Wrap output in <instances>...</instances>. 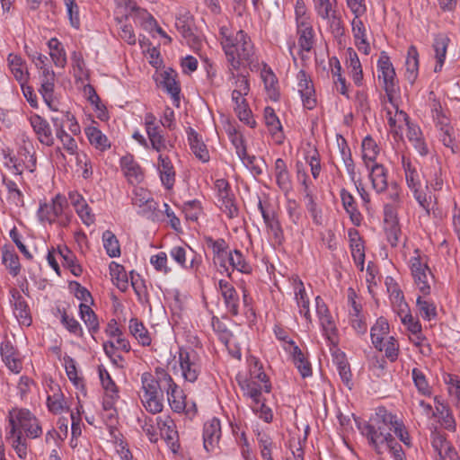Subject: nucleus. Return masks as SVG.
Returning <instances> with one entry per match:
<instances>
[{"label": "nucleus", "mask_w": 460, "mask_h": 460, "mask_svg": "<svg viewBox=\"0 0 460 460\" xmlns=\"http://www.w3.org/2000/svg\"><path fill=\"white\" fill-rule=\"evenodd\" d=\"M261 78L269 97L273 101H277L279 93L278 91V80L274 73L270 68H264L261 71Z\"/></svg>", "instance_id": "8fccbe9b"}, {"label": "nucleus", "mask_w": 460, "mask_h": 460, "mask_svg": "<svg viewBox=\"0 0 460 460\" xmlns=\"http://www.w3.org/2000/svg\"><path fill=\"white\" fill-rule=\"evenodd\" d=\"M263 117L265 125L275 143L279 145L282 144L285 138L283 128L274 109L270 106H267L264 109Z\"/></svg>", "instance_id": "412c9836"}, {"label": "nucleus", "mask_w": 460, "mask_h": 460, "mask_svg": "<svg viewBox=\"0 0 460 460\" xmlns=\"http://www.w3.org/2000/svg\"><path fill=\"white\" fill-rule=\"evenodd\" d=\"M218 288L224 298L228 312L233 315L239 314V296L234 286L226 280L218 282Z\"/></svg>", "instance_id": "b1692460"}, {"label": "nucleus", "mask_w": 460, "mask_h": 460, "mask_svg": "<svg viewBox=\"0 0 460 460\" xmlns=\"http://www.w3.org/2000/svg\"><path fill=\"white\" fill-rule=\"evenodd\" d=\"M175 27L189 42L194 41L193 19L190 12L181 10L176 16Z\"/></svg>", "instance_id": "2f4dec72"}, {"label": "nucleus", "mask_w": 460, "mask_h": 460, "mask_svg": "<svg viewBox=\"0 0 460 460\" xmlns=\"http://www.w3.org/2000/svg\"><path fill=\"white\" fill-rule=\"evenodd\" d=\"M437 418L440 425L448 431L454 432L456 429L455 418L447 406L438 407Z\"/></svg>", "instance_id": "6e6d98bb"}, {"label": "nucleus", "mask_w": 460, "mask_h": 460, "mask_svg": "<svg viewBox=\"0 0 460 460\" xmlns=\"http://www.w3.org/2000/svg\"><path fill=\"white\" fill-rule=\"evenodd\" d=\"M146 134L154 150L159 154L168 150L167 142L160 128H153L150 132H146Z\"/></svg>", "instance_id": "bf43d9fd"}, {"label": "nucleus", "mask_w": 460, "mask_h": 460, "mask_svg": "<svg viewBox=\"0 0 460 460\" xmlns=\"http://www.w3.org/2000/svg\"><path fill=\"white\" fill-rule=\"evenodd\" d=\"M360 17L358 16L352 19L351 31L358 49L365 55H368L371 49L370 44L367 40V28Z\"/></svg>", "instance_id": "393cba45"}, {"label": "nucleus", "mask_w": 460, "mask_h": 460, "mask_svg": "<svg viewBox=\"0 0 460 460\" xmlns=\"http://www.w3.org/2000/svg\"><path fill=\"white\" fill-rule=\"evenodd\" d=\"M109 269L113 284L116 285L119 290L126 291L128 288V280L124 267L115 261H112L111 262Z\"/></svg>", "instance_id": "49530a36"}, {"label": "nucleus", "mask_w": 460, "mask_h": 460, "mask_svg": "<svg viewBox=\"0 0 460 460\" xmlns=\"http://www.w3.org/2000/svg\"><path fill=\"white\" fill-rule=\"evenodd\" d=\"M9 432L35 439L40 438L43 429L40 420L27 408L13 407L8 412Z\"/></svg>", "instance_id": "20e7f679"}, {"label": "nucleus", "mask_w": 460, "mask_h": 460, "mask_svg": "<svg viewBox=\"0 0 460 460\" xmlns=\"http://www.w3.org/2000/svg\"><path fill=\"white\" fill-rule=\"evenodd\" d=\"M449 42L450 39L447 34L444 33H439L436 35L434 38L433 49L435 51L436 58V65L434 67L435 73H438L442 70V67L446 60L447 50Z\"/></svg>", "instance_id": "c85d7f7f"}, {"label": "nucleus", "mask_w": 460, "mask_h": 460, "mask_svg": "<svg viewBox=\"0 0 460 460\" xmlns=\"http://www.w3.org/2000/svg\"><path fill=\"white\" fill-rule=\"evenodd\" d=\"M150 263L154 269L164 275L170 273L172 269L168 266L167 254L164 252H160L150 258Z\"/></svg>", "instance_id": "338daca9"}, {"label": "nucleus", "mask_w": 460, "mask_h": 460, "mask_svg": "<svg viewBox=\"0 0 460 460\" xmlns=\"http://www.w3.org/2000/svg\"><path fill=\"white\" fill-rule=\"evenodd\" d=\"M347 66L349 75L355 84L361 85L363 81V71L358 54L352 49L348 50Z\"/></svg>", "instance_id": "a19ab883"}, {"label": "nucleus", "mask_w": 460, "mask_h": 460, "mask_svg": "<svg viewBox=\"0 0 460 460\" xmlns=\"http://www.w3.org/2000/svg\"><path fill=\"white\" fill-rule=\"evenodd\" d=\"M323 335L331 345L336 346L339 341L338 329L332 316L319 321Z\"/></svg>", "instance_id": "5fc2aeb1"}, {"label": "nucleus", "mask_w": 460, "mask_h": 460, "mask_svg": "<svg viewBox=\"0 0 460 460\" xmlns=\"http://www.w3.org/2000/svg\"><path fill=\"white\" fill-rule=\"evenodd\" d=\"M274 175L278 187L286 194L292 189V181L286 162L278 158L274 164Z\"/></svg>", "instance_id": "a878e982"}, {"label": "nucleus", "mask_w": 460, "mask_h": 460, "mask_svg": "<svg viewBox=\"0 0 460 460\" xmlns=\"http://www.w3.org/2000/svg\"><path fill=\"white\" fill-rule=\"evenodd\" d=\"M215 188L217 191L220 207L229 217H234L238 214V208L234 204V198L231 192L229 183L225 179H218L215 182Z\"/></svg>", "instance_id": "f8f14e48"}, {"label": "nucleus", "mask_w": 460, "mask_h": 460, "mask_svg": "<svg viewBox=\"0 0 460 460\" xmlns=\"http://www.w3.org/2000/svg\"><path fill=\"white\" fill-rule=\"evenodd\" d=\"M40 82L41 84L39 91L44 102L52 111H57L58 108L54 100L55 80H41Z\"/></svg>", "instance_id": "603ef678"}, {"label": "nucleus", "mask_w": 460, "mask_h": 460, "mask_svg": "<svg viewBox=\"0 0 460 460\" xmlns=\"http://www.w3.org/2000/svg\"><path fill=\"white\" fill-rule=\"evenodd\" d=\"M230 70H233L230 68ZM229 80L233 81V84L234 86L232 93H235V95L244 94L247 95L250 92V84L246 76L234 74L233 71L230 72Z\"/></svg>", "instance_id": "e2e57ef3"}, {"label": "nucleus", "mask_w": 460, "mask_h": 460, "mask_svg": "<svg viewBox=\"0 0 460 460\" xmlns=\"http://www.w3.org/2000/svg\"><path fill=\"white\" fill-rule=\"evenodd\" d=\"M167 380L164 379L163 383L166 386L164 392L166 393L171 409L177 413L184 412L186 409V395L183 390L175 383L172 376Z\"/></svg>", "instance_id": "ddd939ff"}, {"label": "nucleus", "mask_w": 460, "mask_h": 460, "mask_svg": "<svg viewBox=\"0 0 460 460\" xmlns=\"http://www.w3.org/2000/svg\"><path fill=\"white\" fill-rule=\"evenodd\" d=\"M292 356L294 364L297 367L303 378L312 376V367L310 362L306 359L302 350L297 347H293L289 352Z\"/></svg>", "instance_id": "09e8293b"}, {"label": "nucleus", "mask_w": 460, "mask_h": 460, "mask_svg": "<svg viewBox=\"0 0 460 460\" xmlns=\"http://www.w3.org/2000/svg\"><path fill=\"white\" fill-rule=\"evenodd\" d=\"M357 427L377 454H382L384 447L387 449L398 448L392 436V431L406 446L411 444L409 433L402 420L385 407L377 408L369 421H357Z\"/></svg>", "instance_id": "f257e3e1"}, {"label": "nucleus", "mask_w": 460, "mask_h": 460, "mask_svg": "<svg viewBox=\"0 0 460 460\" xmlns=\"http://www.w3.org/2000/svg\"><path fill=\"white\" fill-rule=\"evenodd\" d=\"M37 215L41 222L57 224L61 227L67 226L72 217L67 200L60 194H57L49 202L40 203Z\"/></svg>", "instance_id": "423d86ee"}, {"label": "nucleus", "mask_w": 460, "mask_h": 460, "mask_svg": "<svg viewBox=\"0 0 460 460\" xmlns=\"http://www.w3.org/2000/svg\"><path fill=\"white\" fill-rule=\"evenodd\" d=\"M129 332L132 336L138 341L142 346H149L152 339L150 333L143 324L137 319L133 318L129 321Z\"/></svg>", "instance_id": "de8ad7c7"}, {"label": "nucleus", "mask_w": 460, "mask_h": 460, "mask_svg": "<svg viewBox=\"0 0 460 460\" xmlns=\"http://www.w3.org/2000/svg\"><path fill=\"white\" fill-rule=\"evenodd\" d=\"M251 400L250 406L260 419L265 422H270L273 418L271 409L264 402L265 399L262 398V393H257L254 397H248Z\"/></svg>", "instance_id": "58836bf2"}, {"label": "nucleus", "mask_w": 460, "mask_h": 460, "mask_svg": "<svg viewBox=\"0 0 460 460\" xmlns=\"http://www.w3.org/2000/svg\"><path fill=\"white\" fill-rule=\"evenodd\" d=\"M49 387L51 394H49L47 397L48 410L53 414L67 411L69 407L59 385L51 382Z\"/></svg>", "instance_id": "a211bd4d"}, {"label": "nucleus", "mask_w": 460, "mask_h": 460, "mask_svg": "<svg viewBox=\"0 0 460 460\" xmlns=\"http://www.w3.org/2000/svg\"><path fill=\"white\" fill-rule=\"evenodd\" d=\"M377 72L379 80L383 81L387 101L391 105H394V99L399 94L400 87L394 65L385 51L380 53L377 60Z\"/></svg>", "instance_id": "0eeeda50"}, {"label": "nucleus", "mask_w": 460, "mask_h": 460, "mask_svg": "<svg viewBox=\"0 0 460 460\" xmlns=\"http://www.w3.org/2000/svg\"><path fill=\"white\" fill-rule=\"evenodd\" d=\"M419 75V52L415 46L411 45L407 50L405 60V78L412 84Z\"/></svg>", "instance_id": "f704fd0d"}, {"label": "nucleus", "mask_w": 460, "mask_h": 460, "mask_svg": "<svg viewBox=\"0 0 460 460\" xmlns=\"http://www.w3.org/2000/svg\"><path fill=\"white\" fill-rule=\"evenodd\" d=\"M8 68L19 84H27L30 73L26 61L22 57L10 53L7 58Z\"/></svg>", "instance_id": "4be33fe9"}, {"label": "nucleus", "mask_w": 460, "mask_h": 460, "mask_svg": "<svg viewBox=\"0 0 460 460\" xmlns=\"http://www.w3.org/2000/svg\"><path fill=\"white\" fill-rule=\"evenodd\" d=\"M6 439L20 459L24 460L27 458L29 438L24 435H18L8 431L6 434Z\"/></svg>", "instance_id": "79ce46f5"}, {"label": "nucleus", "mask_w": 460, "mask_h": 460, "mask_svg": "<svg viewBox=\"0 0 460 460\" xmlns=\"http://www.w3.org/2000/svg\"><path fill=\"white\" fill-rule=\"evenodd\" d=\"M362 158L367 167L375 164V161L380 152V148L376 142L370 137L367 136L361 145Z\"/></svg>", "instance_id": "a18cd8bd"}, {"label": "nucleus", "mask_w": 460, "mask_h": 460, "mask_svg": "<svg viewBox=\"0 0 460 460\" xmlns=\"http://www.w3.org/2000/svg\"><path fill=\"white\" fill-rule=\"evenodd\" d=\"M439 130L438 137L439 140L442 142V144L447 147L450 148L453 153L456 152V144H455V137L454 135V129L449 124H444L442 126L438 127Z\"/></svg>", "instance_id": "69168bd1"}, {"label": "nucleus", "mask_w": 460, "mask_h": 460, "mask_svg": "<svg viewBox=\"0 0 460 460\" xmlns=\"http://www.w3.org/2000/svg\"><path fill=\"white\" fill-rule=\"evenodd\" d=\"M84 133L88 141L95 149L104 152L111 148V141L97 127L89 126L84 129Z\"/></svg>", "instance_id": "c9c22d12"}, {"label": "nucleus", "mask_w": 460, "mask_h": 460, "mask_svg": "<svg viewBox=\"0 0 460 460\" xmlns=\"http://www.w3.org/2000/svg\"><path fill=\"white\" fill-rule=\"evenodd\" d=\"M249 376H238V384L246 397H254L257 393L269 394L271 391V384L266 373L263 371L262 364L255 357L248 359Z\"/></svg>", "instance_id": "39448f33"}, {"label": "nucleus", "mask_w": 460, "mask_h": 460, "mask_svg": "<svg viewBox=\"0 0 460 460\" xmlns=\"http://www.w3.org/2000/svg\"><path fill=\"white\" fill-rule=\"evenodd\" d=\"M3 184L5 186L8 192V199L13 202L15 205H22L23 204V195L21 190L18 188L17 183L3 175L2 178Z\"/></svg>", "instance_id": "4d7b16f0"}, {"label": "nucleus", "mask_w": 460, "mask_h": 460, "mask_svg": "<svg viewBox=\"0 0 460 460\" xmlns=\"http://www.w3.org/2000/svg\"><path fill=\"white\" fill-rule=\"evenodd\" d=\"M221 437L220 421L217 418L207 421L204 424L203 429V444L204 448L208 452L214 451L217 447L219 438Z\"/></svg>", "instance_id": "aec40b11"}, {"label": "nucleus", "mask_w": 460, "mask_h": 460, "mask_svg": "<svg viewBox=\"0 0 460 460\" xmlns=\"http://www.w3.org/2000/svg\"><path fill=\"white\" fill-rule=\"evenodd\" d=\"M220 43L231 69H239L243 61H252L254 47L243 30L232 31L226 26L219 29Z\"/></svg>", "instance_id": "f03ea898"}, {"label": "nucleus", "mask_w": 460, "mask_h": 460, "mask_svg": "<svg viewBox=\"0 0 460 460\" xmlns=\"http://www.w3.org/2000/svg\"><path fill=\"white\" fill-rule=\"evenodd\" d=\"M319 17L326 22L328 30L334 38L338 39L344 35L343 22L336 9L329 12L327 15L323 14Z\"/></svg>", "instance_id": "ea45409f"}, {"label": "nucleus", "mask_w": 460, "mask_h": 460, "mask_svg": "<svg viewBox=\"0 0 460 460\" xmlns=\"http://www.w3.org/2000/svg\"><path fill=\"white\" fill-rule=\"evenodd\" d=\"M349 238V246L351 250V255L358 267L363 270L365 261V250L363 241L359 235V233L356 229H349L348 231Z\"/></svg>", "instance_id": "7c9ffc66"}, {"label": "nucleus", "mask_w": 460, "mask_h": 460, "mask_svg": "<svg viewBox=\"0 0 460 460\" xmlns=\"http://www.w3.org/2000/svg\"><path fill=\"white\" fill-rule=\"evenodd\" d=\"M402 165L408 188L412 191L419 205L429 214L431 197H428L422 189L421 180L417 166L405 155L402 156Z\"/></svg>", "instance_id": "6e6552de"}, {"label": "nucleus", "mask_w": 460, "mask_h": 460, "mask_svg": "<svg viewBox=\"0 0 460 460\" xmlns=\"http://www.w3.org/2000/svg\"><path fill=\"white\" fill-rule=\"evenodd\" d=\"M53 124L56 128V136L58 139L61 142L63 149L66 150L69 155H77L78 146L75 139L66 133L64 129V126L58 118H53Z\"/></svg>", "instance_id": "473e14b6"}, {"label": "nucleus", "mask_w": 460, "mask_h": 460, "mask_svg": "<svg viewBox=\"0 0 460 460\" xmlns=\"http://www.w3.org/2000/svg\"><path fill=\"white\" fill-rule=\"evenodd\" d=\"M177 74L174 70L169 69L160 74L159 84L169 93L174 102H179L181 88L176 81Z\"/></svg>", "instance_id": "c756f323"}, {"label": "nucleus", "mask_w": 460, "mask_h": 460, "mask_svg": "<svg viewBox=\"0 0 460 460\" xmlns=\"http://www.w3.org/2000/svg\"><path fill=\"white\" fill-rule=\"evenodd\" d=\"M60 322L70 333L77 337L84 336V331L79 322L74 316L67 314L66 311L62 312Z\"/></svg>", "instance_id": "680f3d73"}, {"label": "nucleus", "mask_w": 460, "mask_h": 460, "mask_svg": "<svg viewBox=\"0 0 460 460\" xmlns=\"http://www.w3.org/2000/svg\"><path fill=\"white\" fill-rule=\"evenodd\" d=\"M407 330L415 337V343L420 345L424 340L422 335L421 324L419 320L415 319L411 314L410 317L401 321Z\"/></svg>", "instance_id": "0e129e2a"}, {"label": "nucleus", "mask_w": 460, "mask_h": 460, "mask_svg": "<svg viewBox=\"0 0 460 460\" xmlns=\"http://www.w3.org/2000/svg\"><path fill=\"white\" fill-rule=\"evenodd\" d=\"M389 333V323L384 317L376 320V323L371 327L370 336L372 344L379 351H383V341L385 337Z\"/></svg>", "instance_id": "e433bc0d"}, {"label": "nucleus", "mask_w": 460, "mask_h": 460, "mask_svg": "<svg viewBox=\"0 0 460 460\" xmlns=\"http://www.w3.org/2000/svg\"><path fill=\"white\" fill-rule=\"evenodd\" d=\"M431 445L440 460L445 458L446 456H450L449 453L456 452L447 440L446 436L438 430H434L431 433Z\"/></svg>", "instance_id": "c03bdc74"}, {"label": "nucleus", "mask_w": 460, "mask_h": 460, "mask_svg": "<svg viewBox=\"0 0 460 460\" xmlns=\"http://www.w3.org/2000/svg\"><path fill=\"white\" fill-rule=\"evenodd\" d=\"M2 261L12 276L16 277L20 273L21 265L19 257L15 252L8 250L4 251Z\"/></svg>", "instance_id": "052dcab7"}, {"label": "nucleus", "mask_w": 460, "mask_h": 460, "mask_svg": "<svg viewBox=\"0 0 460 460\" xmlns=\"http://www.w3.org/2000/svg\"><path fill=\"white\" fill-rule=\"evenodd\" d=\"M102 242L107 254L111 257L120 256V246L116 235L110 230H106L102 234Z\"/></svg>", "instance_id": "864d4df0"}, {"label": "nucleus", "mask_w": 460, "mask_h": 460, "mask_svg": "<svg viewBox=\"0 0 460 460\" xmlns=\"http://www.w3.org/2000/svg\"><path fill=\"white\" fill-rule=\"evenodd\" d=\"M29 120L38 140L42 145L51 146L54 144V137L49 122L38 114L31 115Z\"/></svg>", "instance_id": "f3484780"}, {"label": "nucleus", "mask_w": 460, "mask_h": 460, "mask_svg": "<svg viewBox=\"0 0 460 460\" xmlns=\"http://www.w3.org/2000/svg\"><path fill=\"white\" fill-rule=\"evenodd\" d=\"M415 255L410 260V268L414 284L420 292L426 296L430 293L429 279L431 272L428 267L427 261L421 257L419 250H415Z\"/></svg>", "instance_id": "9d476101"}, {"label": "nucleus", "mask_w": 460, "mask_h": 460, "mask_svg": "<svg viewBox=\"0 0 460 460\" xmlns=\"http://www.w3.org/2000/svg\"><path fill=\"white\" fill-rule=\"evenodd\" d=\"M292 286L299 314L305 318L307 324H312V315L309 308L310 300L304 283L296 277L293 279Z\"/></svg>", "instance_id": "4468645a"}, {"label": "nucleus", "mask_w": 460, "mask_h": 460, "mask_svg": "<svg viewBox=\"0 0 460 460\" xmlns=\"http://www.w3.org/2000/svg\"><path fill=\"white\" fill-rule=\"evenodd\" d=\"M177 354L182 378L185 382L195 383L202 372L199 354L190 347H180Z\"/></svg>", "instance_id": "1a4fd4ad"}, {"label": "nucleus", "mask_w": 460, "mask_h": 460, "mask_svg": "<svg viewBox=\"0 0 460 460\" xmlns=\"http://www.w3.org/2000/svg\"><path fill=\"white\" fill-rule=\"evenodd\" d=\"M369 179L376 193H383L388 190V170L381 164H369Z\"/></svg>", "instance_id": "5701e85b"}, {"label": "nucleus", "mask_w": 460, "mask_h": 460, "mask_svg": "<svg viewBox=\"0 0 460 460\" xmlns=\"http://www.w3.org/2000/svg\"><path fill=\"white\" fill-rule=\"evenodd\" d=\"M11 296L14 316L21 325L30 326L32 323V318L25 298L15 289L11 291Z\"/></svg>", "instance_id": "dca6fc26"}, {"label": "nucleus", "mask_w": 460, "mask_h": 460, "mask_svg": "<svg viewBox=\"0 0 460 460\" xmlns=\"http://www.w3.org/2000/svg\"><path fill=\"white\" fill-rule=\"evenodd\" d=\"M171 375L163 367H156L154 374L145 372L141 375L140 400L145 409L152 414L159 413L164 408V379L168 381Z\"/></svg>", "instance_id": "7ed1b4c3"}, {"label": "nucleus", "mask_w": 460, "mask_h": 460, "mask_svg": "<svg viewBox=\"0 0 460 460\" xmlns=\"http://www.w3.org/2000/svg\"><path fill=\"white\" fill-rule=\"evenodd\" d=\"M119 165L128 183L136 184L143 181V170L132 155H123L119 160Z\"/></svg>", "instance_id": "2eb2a0df"}, {"label": "nucleus", "mask_w": 460, "mask_h": 460, "mask_svg": "<svg viewBox=\"0 0 460 460\" xmlns=\"http://www.w3.org/2000/svg\"><path fill=\"white\" fill-rule=\"evenodd\" d=\"M0 353L4 362L11 371L15 373H19L21 371L22 362L18 358L16 349L11 341H6L2 342L0 347Z\"/></svg>", "instance_id": "72a5a7b5"}, {"label": "nucleus", "mask_w": 460, "mask_h": 460, "mask_svg": "<svg viewBox=\"0 0 460 460\" xmlns=\"http://www.w3.org/2000/svg\"><path fill=\"white\" fill-rule=\"evenodd\" d=\"M156 423L161 437L173 447L178 438V431L173 420L169 415H163L157 417Z\"/></svg>", "instance_id": "cd10ccee"}, {"label": "nucleus", "mask_w": 460, "mask_h": 460, "mask_svg": "<svg viewBox=\"0 0 460 460\" xmlns=\"http://www.w3.org/2000/svg\"><path fill=\"white\" fill-rule=\"evenodd\" d=\"M296 88L304 108L313 110L317 104L316 93L311 76L303 69L296 75Z\"/></svg>", "instance_id": "9b49d317"}, {"label": "nucleus", "mask_w": 460, "mask_h": 460, "mask_svg": "<svg viewBox=\"0 0 460 460\" xmlns=\"http://www.w3.org/2000/svg\"><path fill=\"white\" fill-rule=\"evenodd\" d=\"M411 379L419 394L424 397L432 396L433 388L428 380L427 375L421 368H412Z\"/></svg>", "instance_id": "4c0bfd02"}, {"label": "nucleus", "mask_w": 460, "mask_h": 460, "mask_svg": "<svg viewBox=\"0 0 460 460\" xmlns=\"http://www.w3.org/2000/svg\"><path fill=\"white\" fill-rule=\"evenodd\" d=\"M416 305L420 314L424 320L430 321L437 316V309L433 302L427 300L420 296H418Z\"/></svg>", "instance_id": "13d9d810"}, {"label": "nucleus", "mask_w": 460, "mask_h": 460, "mask_svg": "<svg viewBox=\"0 0 460 460\" xmlns=\"http://www.w3.org/2000/svg\"><path fill=\"white\" fill-rule=\"evenodd\" d=\"M157 171L163 186L171 190L175 183V169L168 155L159 154L157 158Z\"/></svg>", "instance_id": "6ab92c4d"}, {"label": "nucleus", "mask_w": 460, "mask_h": 460, "mask_svg": "<svg viewBox=\"0 0 460 460\" xmlns=\"http://www.w3.org/2000/svg\"><path fill=\"white\" fill-rule=\"evenodd\" d=\"M234 110L241 121H243L251 128H255L256 121L253 119L252 111L249 108L247 102H245L243 104L235 105L234 107Z\"/></svg>", "instance_id": "774afa93"}, {"label": "nucleus", "mask_w": 460, "mask_h": 460, "mask_svg": "<svg viewBox=\"0 0 460 460\" xmlns=\"http://www.w3.org/2000/svg\"><path fill=\"white\" fill-rule=\"evenodd\" d=\"M187 136L190 147L194 155L203 163L208 162L209 153L202 137L192 128H188Z\"/></svg>", "instance_id": "bb28decb"}, {"label": "nucleus", "mask_w": 460, "mask_h": 460, "mask_svg": "<svg viewBox=\"0 0 460 460\" xmlns=\"http://www.w3.org/2000/svg\"><path fill=\"white\" fill-rule=\"evenodd\" d=\"M79 314L82 321L86 325L89 332L93 337L99 331V321L95 313L92 310L89 305L81 303L79 305Z\"/></svg>", "instance_id": "37998d69"}, {"label": "nucleus", "mask_w": 460, "mask_h": 460, "mask_svg": "<svg viewBox=\"0 0 460 460\" xmlns=\"http://www.w3.org/2000/svg\"><path fill=\"white\" fill-rule=\"evenodd\" d=\"M229 266L232 270L249 274L252 272V266L246 261L243 254L239 250L230 252Z\"/></svg>", "instance_id": "3c124183"}]
</instances>
